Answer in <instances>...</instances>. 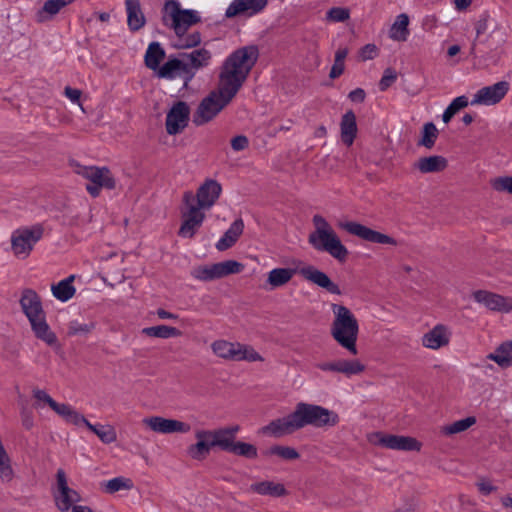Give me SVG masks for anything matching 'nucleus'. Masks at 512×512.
Returning a JSON list of instances; mask_svg holds the SVG:
<instances>
[{
  "label": "nucleus",
  "instance_id": "nucleus-1",
  "mask_svg": "<svg viewBox=\"0 0 512 512\" xmlns=\"http://www.w3.org/2000/svg\"><path fill=\"white\" fill-rule=\"evenodd\" d=\"M339 422L340 417L335 411L321 405L299 402L290 414L263 426L260 433L281 438L308 425L317 428H329L336 426Z\"/></svg>",
  "mask_w": 512,
  "mask_h": 512
},
{
  "label": "nucleus",
  "instance_id": "nucleus-2",
  "mask_svg": "<svg viewBox=\"0 0 512 512\" xmlns=\"http://www.w3.org/2000/svg\"><path fill=\"white\" fill-rule=\"evenodd\" d=\"M258 56V48L254 45L235 50L221 66L218 85L236 96L255 65Z\"/></svg>",
  "mask_w": 512,
  "mask_h": 512
},
{
  "label": "nucleus",
  "instance_id": "nucleus-3",
  "mask_svg": "<svg viewBox=\"0 0 512 512\" xmlns=\"http://www.w3.org/2000/svg\"><path fill=\"white\" fill-rule=\"evenodd\" d=\"M296 273L301 275L306 281L326 290L331 294H342L338 284L333 282L325 272L310 264L300 265L297 269L288 267H276L271 269L266 274L264 284L265 289L268 291H273L286 286L290 283Z\"/></svg>",
  "mask_w": 512,
  "mask_h": 512
},
{
  "label": "nucleus",
  "instance_id": "nucleus-4",
  "mask_svg": "<svg viewBox=\"0 0 512 512\" xmlns=\"http://www.w3.org/2000/svg\"><path fill=\"white\" fill-rule=\"evenodd\" d=\"M200 21L199 13L192 9H182L179 2L165 0L162 9V22L176 33L174 46L179 49H188L197 46L201 42L198 33L185 36L189 27Z\"/></svg>",
  "mask_w": 512,
  "mask_h": 512
},
{
  "label": "nucleus",
  "instance_id": "nucleus-5",
  "mask_svg": "<svg viewBox=\"0 0 512 512\" xmlns=\"http://www.w3.org/2000/svg\"><path fill=\"white\" fill-rule=\"evenodd\" d=\"M333 321L330 333L333 339L351 354L356 355L359 323L352 311L342 304H331Z\"/></svg>",
  "mask_w": 512,
  "mask_h": 512
},
{
  "label": "nucleus",
  "instance_id": "nucleus-6",
  "mask_svg": "<svg viewBox=\"0 0 512 512\" xmlns=\"http://www.w3.org/2000/svg\"><path fill=\"white\" fill-rule=\"evenodd\" d=\"M312 222L314 230L309 234V244L317 251L327 252L338 261H345L348 249L330 223L318 214L313 216Z\"/></svg>",
  "mask_w": 512,
  "mask_h": 512
},
{
  "label": "nucleus",
  "instance_id": "nucleus-7",
  "mask_svg": "<svg viewBox=\"0 0 512 512\" xmlns=\"http://www.w3.org/2000/svg\"><path fill=\"white\" fill-rule=\"evenodd\" d=\"M234 97L235 95L222 89V87L217 84V88L211 91L199 103L193 115L194 124L201 126L212 121Z\"/></svg>",
  "mask_w": 512,
  "mask_h": 512
},
{
  "label": "nucleus",
  "instance_id": "nucleus-8",
  "mask_svg": "<svg viewBox=\"0 0 512 512\" xmlns=\"http://www.w3.org/2000/svg\"><path fill=\"white\" fill-rule=\"evenodd\" d=\"M213 354L226 361L263 362L262 355L253 346L240 342L218 339L212 342Z\"/></svg>",
  "mask_w": 512,
  "mask_h": 512
},
{
  "label": "nucleus",
  "instance_id": "nucleus-9",
  "mask_svg": "<svg viewBox=\"0 0 512 512\" xmlns=\"http://www.w3.org/2000/svg\"><path fill=\"white\" fill-rule=\"evenodd\" d=\"M203 208L196 205L195 196L192 192H186L183 196V207L181 209V226L179 236L182 238H192L205 219Z\"/></svg>",
  "mask_w": 512,
  "mask_h": 512
},
{
  "label": "nucleus",
  "instance_id": "nucleus-10",
  "mask_svg": "<svg viewBox=\"0 0 512 512\" xmlns=\"http://www.w3.org/2000/svg\"><path fill=\"white\" fill-rule=\"evenodd\" d=\"M367 440L373 446L402 452H420L423 446L415 437L379 431L370 433Z\"/></svg>",
  "mask_w": 512,
  "mask_h": 512
},
{
  "label": "nucleus",
  "instance_id": "nucleus-11",
  "mask_svg": "<svg viewBox=\"0 0 512 512\" xmlns=\"http://www.w3.org/2000/svg\"><path fill=\"white\" fill-rule=\"evenodd\" d=\"M74 171L76 174L89 181L86 185V189L93 197H97L102 188L113 189L115 187V179L110 170L106 167L82 166L77 164Z\"/></svg>",
  "mask_w": 512,
  "mask_h": 512
},
{
  "label": "nucleus",
  "instance_id": "nucleus-12",
  "mask_svg": "<svg viewBox=\"0 0 512 512\" xmlns=\"http://www.w3.org/2000/svg\"><path fill=\"white\" fill-rule=\"evenodd\" d=\"M43 230L39 226L21 227L14 230L10 237L12 253L18 259H26L36 243L42 238Z\"/></svg>",
  "mask_w": 512,
  "mask_h": 512
},
{
  "label": "nucleus",
  "instance_id": "nucleus-13",
  "mask_svg": "<svg viewBox=\"0 0 512 512\" xmlns=\"http://www.w3.org/2000/svg\"><path fill=\"white\" fill-rule=\"evenodd\" d=\"M54 500L56 507L61 512L73 510L81 501V495L73 488L69 487L66 473L63 469H58L56 474V485L54 490Z\"/></svg>",
  "mask_w": 512,
  "mask_h": 512
},
{
  "label": "nucleus",
  "instance_id": "nucleus-14",
  "mask_svg": "<svg viewBox=\"0 0 512 512\" xmlns=\"http://www.w3.org/2000/svg\"><path fill=\"white\" fill-rule=\"evenodd\" d=\"M142 424L150 431L158 434H187L191 431L189 423L163 416L145 417L142 419Z\"/></svg>",
  "mask_w": 512,
  "mask_h": 512
},
{
  "label": "nucleus",
  "instance_id": "nucleus-15",
  "mask_svg": "<svg viewBox=\"0 0 512 512\" xmlns=\"http://www.w3.org/2000/svg\"><path fill=\"white\" fill-rule=\"evenodd\" d=\"M338 227L340 229L345 230L346 232L355 235L363 240L377 243V244H383V245H390V246H396L398 244L397 240L393 237L381 233L379 231L373 230L365 225H362L358 222L354 221H341L338 223Z\"/></svg>",
  "mask_w": 512,
  "mask_h": 512
},
{
  "label": "nucleus",
  "instance_id": "nucleus-16",
  "mask_svg": "<svg viewBox=\"0 0 512 512\" xmlns=\"http://www.w3.org/2000/svg\"><path fill=\"white\" fill-rule=\"evenodd\" d=\"M190 106L184 101L174 102L168 109L165 129L169 135H177L185 130L190 119Z\"/></svg>",
  "mask_w": 512,
  "mask_h": 512
},
{
  "label": "nucleus",
  "instance_id": "nucleus-17",
  "mask_svg": "<svg viewBox=\"0 0 512 512\" xmlns=\"http://www.w3.org/2000/svg\"><path fill=\"white\" fill-rule=\"evenodd\" d=\"M472 297L476 303L493 313L509 314L512 312V297L488 290H476Z\"/></svg>",
  "mask_w": 512,
  "mask_h": 512
},
{
  "label": "nucleus",
  "instance_id": "nucleus-18",
  "mask_svg": "<svg viewBox=\"0 0 512 512\" xmlns=\"http://www.w3.org/2000/svg\"><path fill=\"white\" fill-rule=\"evenodd\" d=\"M316 367L322 372L338 373L344 375L347 378L361 375L366 370L365 364L357 358H340L331 361H323L316 364Z\"/></svg>",
  "mask_w": 512,
  "mask_h": 512
},
{
  "label": "nucleus",
  "instance_id": "nucleus-19",
  "mask_svg": "<svg viewBox=\"0 0 512 512\" xmlns=\"http://www.w3.org/2000/svg\"><path fill=\"white\" fill-rule=\"evenodd\" d=\"M70 425L74 426L76 429L87 428L89 431L94 433L103 444H111L117 440V431L113 425L108 423L92 424L79 411L76 412Z\"/></svg>",
  "mask_w": 512,
  "mask_h": 512
},
{
  "label": "nucleus",
  "instance_id": "nucleus-20",
  "mask_svg": "<svg viewBox=\"0 0 512 512\" xmlns=\"http://www.w3.org/2000/svg\"><path fill=\"white\" fill-rule=\"evenodd\" d=\"M33 397L37 408L50 407L68 425L78 411L70 404L56 402L46 391L41 389L34 390Z\"/></svg>",
  "mask_w": 512,
  "mask_h": 512
},
{
  "label": "nucleus",
  "instance_id": "nucleus-21",
  "mask_svg": "<svg viewBox=\"0 0 512 512\" xmlns=\"http://www.w3.org/2000/svg\"><path fill=\"white\" fill-rule=\"evenodd\" d=\"M452 338V330L445 324H436L421 337V344L429 350H440L448 347Z\"/></svg>",
  "mask_w": 512,
  "mask_h": 512
},
{
  "label": "nucleus",
  "instance_id": "nucleus-22",
  "mask_svg": "<svg viewBox=\"0 0 512 512\" xmlns=\"http://www.w3.org/2000/svg\"><path fill=\"white\" fill-rule=\"evenodd\" d=\"M508 90L509 84L505 81L483 87L473 95L471 105H495L504 98Z\"/></svg>",
  "mask_w": 512,
  "mask_h": 512
},
{
  "label": "nucleus",
  "instance_id": "nucleus-23",
  "mask_svg": "<svg viewBox=\"0 0 512 512\" xmlns=\"http://www.w3.org/2000/svg\"><path fill=\"white\" fill-rule=\"evenodd\" d=\"M194 437L196 442L187 447V455L193 460L202 461L215 448L210 436V429H197Z\"/></svg>",
  "mask_w": 512,
  "mask_h": 512
},
{
  "label": "nucleus",
  "instance_id": "nucleus-24",
  "mask_svg": "<svg viewBox=\"0 0 512 512\" xmlns=\"http://www.w3.org/2000/svg\"><path fill=\"white\" fill-rule=\"evenodd\" d=\"M222 192L219 182L207 179L201 184L196 192L195 203L205 210L210 209L218 200Z\"/></svg>",
  "mask_w": 512,
  "mask_h": 512
},
{
  "label": "nucleus",
  "instance_id": "nucleus-25",
  "mask_svg": "<svg viewBox=\"0 0 512 512\" xmlns=\"http://www.w3.org/2000/svg\"><path fill=\"white\" fill-rule=\"evenodd\" d=\"M267 3L268 0H233L225 15L229 18L237 15L253 16L263 11Z\"/></svg>",
  "mask_w": 512,
  "mask_h": 512
},
{
  "label": "nucleus",
  "instance_id": "nucleus-26",
  "mask_svg": "<svg viewBox=\"0 0 512 512\" xmlns=\"http://www.w3.org/2000/svg\"><path fill=\"white\" fill-rule=\"evenodd\" d=\"M20 305L29 322L45 316L40 297L31 289L22 292Z\"/></svg>",
  "mask_w": 512,
  "mask_h": 512
},
{
  "label": "nucleus",
  "instance_id": "nucleus-27",
  "mask_svg": "<svg viewBox=\"0 0 512 512\" xmlns=\"http://www.w3.org/2000/svg\"><path fill=\"white\" fill-rule=\"evenodd\" d=\"M239 430L240 427L238 425L211 429L210 436L213 440L215 448L217 447L229 452L235 442V437Z\"/></svg>",
  "mask_w": 512,
  "mask_h": 512
},
{
  "label": "nucleus",
  "instance_id": "nucleus-28",
  "mask_svg": "<svg viewBox=\"0 0 512 512\" xmlns=\"http://www.w3.org/2000/svg\"><path fill=\"white\" fill-rule=\"evenodd\" d=\"M249 491L260 496H268L273 498L284 497L288 495V491L284 484L271 480H260L252 483Z\"/></svg>",
  "mask_w": 512,
  "mask_h": 512
},
{
  "label": "nucleus",
  "instance_id": "nucleus-29",
  "mask_svg": "<svg viewBox=\"0 0 512 512\" xmlns=\"http://www.w3.org/2000/svg\"><path fill=\"white\" fill-rule=\"evenodd\" d=\"M35 337L50 347L58 346L56 334L52 331L46 321V315L29 322Z\"/></svg>",
  "mask_w": 512,
  "mask_h": 512
},
{
  "label": "nucleus",
  "instance_id": "nucleus-30",
  "mask_svg": "<svg viewBox=\"0 0 512 512\" xmlns=\"http://www.w3.org/2000/svg\"><path fill=\"white\" fill-rule=\"evenodd\" d=\"M447 166V159L441 155L422 157L414 163V168L423 174L438 173L444 171Z\"/></svg>",
  "mask_w": 512,
  "mask_h": 512
},
{
  "label": "nucleus",
  "instance_id": "nucleus-31",
  "mask_svg": "<svg viewBox=\"0 0 512 512\" xmlns=\"http://www.w3.org/2000/svg\"><path fill=\"white\" fill-rule=\"evenodd\" d=\"M410 19L406 13H401L395 17L389 29V38L396 42H405L410 34Z\"/></svg>",
  "mask_w": 512,
  "mask_h": 512
},
{
  "label": "nucleus",
  "instance_id": "nucleus-32",
  "mask_svg": "<svg viewBox=\"0 0 512 512\" xmlns=\"http://www.w3.org/2000/svg\"><path fill=\"white\" fill-rule=\"evenodd\" d=\"M341 141L346 146H351L357 135L356 116L353 111H347L341 119L340 123Z\"/></svg>",
  "mask_w": 512,
  "mask_h": 512
},
{
  "label": "nucleus",
  "instance_id": "nucleus-33",
  "mask_svg": "<svg viewBox=\"0 0 512 512\" xmlns=\"http://www.w3.org/2000/svg\"><path fill=\"white\" fill-rule=\"evenodd\" d=\"M486 359L494 361L501 368L512 366V341H505L486 356Z\"/></svg>",
  "mask_w": 512,
  "mask_h": 512
},
{
  "label": "nucleus",
  "instance_id": "nucleus-34",
  "mask_svg": "<svg viewBox=\"0 0 512 512\" xmlns=\"http://www.w3.org/2000/svg\"><path fill=\"white\" fill-rule=\"evenodd\" d=\"M244 224L241 219L234 221L224 235L217 241L216 248L219 251H225L232 247L239 236L242 234Z\"/></svg>",
  "mask_w": 512,
  "mask_h": 512
},
{
  "label": "nucleus",
  "instance_id": "nucleus-35",
  "mask_svg": "<svg viewBox=\"0 0 512 512\" xmlns=\"http://www.w3.org/2000/svg\"><path fill=\"white\" fill-rule=\"evenodd\" d=\"M74 276L71 275L56 284L51 286L52 295L61 302H67L76 293V288L73 285Z\"/></svg>",
  "mask_w": 512,
  "mask_h": 512
},
{
  "label": "nucleus",
  "instance_id": "nucleus-36",
  "mask_svg": "<svg viewBox=\"0 0 512 512\" xmlns=\"http://www.w3.org/2000/svg\"><path fill=\"white\" fill-rule=\"evenodd\" d=\"M126 10L129 27L132 30L140 29L145 23V18L140 9L139 1L126 0Z\"/></svg>",
  "mask_w": 512,
  "mask_h": 512
},
{
  "label": "nucleus",
  "instance_id": "nucleus-37",
  "mask_svg": "<svg viewBox=\"0 0 512 512\" xmlns=\"http://www.w3.org/2000/svg\"><path fill=\"white\" fill-rule=\"evenodd\" d=\"M72 2L73 0H47L42 9L37 13V20L39 22L49 20Z\"/></svg>",
  "mask_w": 512,
  "mask_h": 512
},
{
  "label": "nucleus",
  "instance_id": "nucleus-38",
  "mask_svg": "<svg viewBox=\"0 0 512 512\" xmlns=\"http://www.w3.org/2000/svg\"><path fill=\"white\" fill-rule=\"evenodd\" d=\"M164 58L165 51L158 42H153L148 46L145 53V63L148 68L156 71Z\"/></svg>",
  "mask_w": 512,
  "mask_h": 512
},
{
  "label": "nucleus",
  "instance_id": "nucleus-39",
  "mask_svg": "<svg viewBox=\"0 0 512 512\" xmlns=\"http://www.w3.org/2000/svg\"><path fill=\"white\" fill-rule=\"evenodd\" d=\"M142 333L155 338L168 339L181 336V331L175 327L167 325H158L147 327L142 330Z\"/></svg>",
  "mask_w": 512,
  "mask_h": 512
},
{
  "label": "nucleus",
  "instance_id": "nucleus-40",
  "mask_svg": "<svg viewBox=\"0 0 512 512\" xmlns=\"http://www.w3.org/2000/svg\"><path fill=\"white\" fill-rule=\"evenodd\" d=\"M134 484L133 481L126 477H115L101 483V488L109 494L116 493L122 490H131Z\"/></svg>",
  "mask_w": 512,
  "mask_h": 512
},
{
  "label": "nucleus",
  "instance_id": "nucleus-41",
  "mask_svg": "<svg viewBox=\"0 0 512 512\" xmlns=\"http://www.w3.org/2000/svg\"><path fill=\"white\" fill-rule=\"evenodd\" d=\"M476 423L475 417H467L441 427V433L446 436L462 433Z\"/></svg>",
  "mask_w": 512,
  "mask_h": 512
},
{
  "label": "nucleus",
  "instance_id": "nucleus-42",
  "mask_svg": "<svg viewBox=\"0 0 512 512\" xmlns=\"http://www.w3.org/2000/svg\"><path fill=\"white\" fill-rule=\"evenodd\" d=\"M439 131L434 123L428 122L423 125L418 145L431 149L438 138Z\"/></svg>",
  "mask_w": 512,
  "mask_h": 512
},
{
  "label": "nucleus",
  "instance_id": "nucleus-43",
  "mask_svg": "<svg viewBox=\"0 0 512 512\" xmlns=\"http://www.w3.org/2000/svg\"><path fill=\"white\" fill-rule=\"evenodd\" d=\"M218 279L227 277L233 274L241 273L245 266L236 260H225L216 263Z\"/></svg>",
  "mask_w": 512,
  "mask_h": 512
},
{
  "label": "nucleus",
  "instance_id": "nucleus-44",
  "mask_svg": "<svg viewBox=\"0 0 512 512\" xmlns=\"http://www.w3.org/2000/svg\"><path fill=\"white\" fill-rule=\"evenodd\" d=\"M191 275L200 281H213L218 279L216 263L195 267Z\"/></svg>",
  "mask_w": 512,
  "mask_h": 512
},
{
  "label": "nucleus",
  "instance_id": "nucleus-45",
  "mask_svg": "<svg viewBox=\"0 0 512 512\" xmlns=\"http://www.w3.org/2000/svg\"><path fill=\"white\" fill-rule=\"evenodd\" d=\"M182 62L178 59H169L163 66L157 69V75L161 78H174L182 69Z\"/></svg>",
  "mask_w": 512,
  "mask_h": 512
},
{
  "label": "nucleus",
  "instance_id": "nucleus-46",
  "mask_svg": "<svg viewBox=\"0 0 512 512\" xmlns=\"http://www.w3.org/2000/svg\"><path fill=\"white\" fill-rule=\"evenodd\" d=\"M229 452L238 456L246 457L248 459H255L258 456V450L256 446L241 441L234 442Z\"/></svg>",
  "mask_w": 512,
  "mask_h": 512
},
{
  "label": "nucleus",
  "instance_id": "nucleus-47",
  "mask_svg": "<svg viewBox=\"0 0 512 512\" xmlns=\"http://www.w3.org/2000/svg\"><path fill=\"white\" fill-rule=\"evenodd\" d=\"M490 185L496 192L512 195V176H498L490 181Z\"/></svg>",
  "mask_w": 512,
  "mask_h": 512
},
{
  "label": "nucleus",
  "instance_id": "nucleus-48",
  "mask_svg": "<svg viewBox=\"0 0 512 512\" xmlns=\"http://www.w3.org/2000/svg\"><path fill=\"white\" fill-rule=\"evenodd\" d=\"M188 58L191 62V65L194 68H201V67L208 65L211 55H210V52L205 49H198V50L192 51L188 55Z\"/></svg>",
  "mask_w": 512,
  "mask_h": 512
},
{
  "label": "nucleus",
  "instance_id": "nucleus-49",
  "mask_svg": "<svg viewBox=\"0 0 512 512\" xmlns=\"http://www.w3.org/2000/svg\"><path fill=\"white\" fill-rule=\"evenodd\" d=\"M94 329L93 323L79 322L72 320L68 324V334L72 336H85Z\"/></svg>",
  "mask_w": 512,
  "mask_h": 512
},
{
  "label": "nucleus",
  "instance_id": "nucleus-50",
  "mask_svg": "<svg viewBox=\"0 0 512 512\" xmlns=\"http://www.w3.org/2000/svg\"><path fill=\"white\" fill-rule=\"evenodd\" d=\"M269 453L271 455L278 456L285 460H296L299 458V453L296 449L289 446L276 445L270 448Z\"/></svg>",
  "mask_w": 512,
  "mask_h": 512
},
{
  "label": "nucleus",
  "instance_id": "nucleus-51",
  "mask_svg": "<svg viewBox=\"0 0 512 512\" xmlns=\"http://www.w3.org/2000/svg\"><path fill=\"white\" fill-rule=\"evenodd\" d=\"M350 13L347 8L333 7L328 10L326 19L330 22H344L349 19Z\"/></svg>",
  "mask_w": 512,
  "mask_h": 512
},
{
  "label": "nucleus",
  "instance_id": "nucleus-52",
  "mask_svg": "<svg viewBox=\"0 0 512 512\" xmlns=\"http://www.w3.org/2000/svg\"><path fill=\"white\" fill-rule=\"evenodd\" d=\"M397 79V73L391 68L385 69L383 76L379 82V88L381 91L387 90Z\"/></svg>",
  "mask_w": 512,
  "mask_h": 512
},
{
  "label": "nucleus",
  "instance_id": "nucleus-53",
  "mask_svg": "<svg viewBox=\"0 0 512 512\" xmlns=\"http://www.w3.org/2000/svg\"><path fill=\"white\" fill-rule=\"evenodd\" d=\"M379 49L375 44H367L359 51V57L362 61L372 60L378 56Z\"/></svg>",
  "mask_w": 512,
  "mask_h": 512
},
{
  "label": "nucleus",
  "instance_id": "nucleus-54",
  "mask_svg": "<svg viewBox=\"0 0 512 512\" xmlns=\"http://www.w3.org/2000/svg\"><path fill=\"white\" fill-rule=\"evenodd\" d=\"M476 486L479 492L485 496L490 495L497 490V487L490 480L485 478L478 480Z\"/></svg>",
  "mask_w": 512,
  "mask_h": 512
},
{
  "label": "nucleus",
  "instance_id": "nucleus-55",
  "mask_svg": "<svg viewBox=\"0 0 512 512\" xmlns=\"http://www.w3.org/2000/svg\"><path fill=\"white\" fill-rule=\"evenodd\" d=\"M469 104L468 98L466 96L456 97L450 104L449 108L456 114L461 109L467 107Z\"/></svg>",
  "mask_w": 512,
  "mask_h": 512
},
{
  "label": "nucleus",
  "instance_id": "nucleus-56",
  "mask_svg": "<svg viewBox=\"0 0 512 512\" xmlns=\"http://www.w3.org/2000/svg\"><path fill=\"white\" fill-rule=\"evenodd\" d=\"M231 146L235 151H242L247 148L248 139L243 135L236 136L231 140Z\"/></svg>",
  "mask_w": 512,
  "mask_h": 512
},
{
  "label": "nucleus",
  "instance_id": "nucleus-57",
  "mask_svg": "<svg viewBox=\"0 0 512 512\" xmlns=\"http://www.w3.org/2000/svg\"><path fill=\"white\" fill-rule=\"evenodd\" d=\"M365 97L366 93L362 88H356L355 90L351 91L348 95V98L355 103L364 102Z\"/></svg>",
  "mask_w": 512,
  "mask_h": 512
},
{
  "label": "nucleus",
  "instance_id": "nucleus-58",
  "mask_svg": "<svg viewBox=\"0 0 512 512\" xmlns=\"http://www.w3.org/2000/svg\"><path fill=\"white\" fill-rule=\"evenodd\" d=\"M345 69V63L342 62H336L334 61V64L331 67L329 76L332 79L338 78L340 75L343 74Z\"/></svg>",
  "mask_w": 512,
  "mask_h": 512
},
{
  "label": "nucleus",
  "instance_id": "nucleus-59",
  "mask_svg": "<svg viewBox=\"0 0 512 512\" xmlns=\"http://www.w3.org/2000/svg\"><path fill=\"white\" fill-rule=\"evenodd\" d=\"M65 95L73 103H79V100H80V97H81V91L78 90V89L71 88V87H66L65 88Z\"/></svg>",
  "mask_w": 512,
  "mask_h": 512
},
{
  "label": "nucleus",
  "instance_id": "nucleus-60",
  "mask_svg": "<svg viewBox=\"0 0 512 512\" xmlns=\"http://www.w3.org/2000/svg\"><path fill=\"white\" fill-rule=\"evenodd\" d=\"M348 53H349V51L346 47L338 48L337 51L335 52L334 61L345 63V59H346Z\"/></svg>",
  "mask_w": 512,
  "mask_h": 512
},
{
  "label": "nucleus",
  "instance_id": "nucleus-61",
  "mask_svg": "<svg viewBox=\"0 0 512 512\" xmlns=\"http://www.w3.org/2000/svg\"><path fill=\"white\" fill-rule=\"evenodd\" d=\"M157 315L159 318L161 319H171V320H176L178 319V315L176 314H173L171 312H168L164 309H158L157 310Z\"/></svg>",
  "mask_w": 512,
  "mask_h": 512
},
{
  "label": "nucleus",
  "instance_id": "nucleus-62",
  "mask_svg": "<svg viewBox=\"0 0 512 512\" xmlns=\"http://www.w3.org/2000/svg\"><path fill=\"white\" fill-rule=\"evenodd\" d=\"M454 5L457 10L463 11L471 5V0H454Z\"/></svg>",
  "mask_w": 512,
  "mask_h": 512
},
{
  "label": "nucleus",
  "instance_id": "nucleus-63",
  "mask_svg": "<svg viewBox=\"0 0 512 512\" xmlns=\"http://www.w3.org/2000/svg\"><path fill=\"white\" fill-rule=\"evenodd\" d=\"M501 503H502V505H503L505 508L510 509V512H512V496H511V495L504 496V497L501 499Z\"/></svg>",
  "mask_w": 512,
  "mask_h": 512
},
{
  "label": "nucleus",
  "instance_id": "nucleus-64",
  "mask_svg": "<svg viewBox=\"0 0 512 512\" xmlns=\"http://www.w3.org/2000/svg\"><path fill=\"white\" fill-rule=\"evenodd\" d=\"M71 512H94L89 506L86 505H78L73 507Z\"/></svg>",
  "mask_w": 512,
  "mask_h": 512
}]
</instances>
